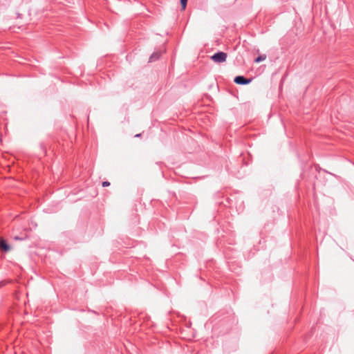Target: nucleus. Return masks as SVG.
Wrapping results in <instances>:
<instances>
[{"label":"nucleus","mask_w":354,"mask_h":354,"mask_svg":"<svg viewBox=\"0 0 354 354\" xmlns=\"http://www.w3.org/2000/svg\"><path fill=\"white\" fill-rule=\"evenodd\" d=\"M0 249L4 252H7L10 250L8 244L2 239H0Z\"/></svg>","instance_id":"20e7f679"},{"label":"nucleus","mask_w":354,"mask_h":354,"mask_svg":"<svg viewBox=\"0 0 354 354\" xmlns=\"http://www.w3.org/2000/svg\"><path fill=\"white\" fill-rule=\"evenodd\" d=\"M266 59V55L265 54L261 55L258 56L257 58H255L254 62L259 63L262 61H264Z\"/></svg>","instance_id":"39448f33"},{"label":"nucleus","mask_w":354,"mask_h":354,"mask_svg":"<svg viewBox=\"0 0 354 354\" xmlns=\"http://www.w3.org/2000/svg\"><path fill=\"white\" fill-rule=\"evenodd\" d=\"M187 0H180V4L182 6V10H185L187 6Z\"/></svg>","instance_id":"423d86ee"},{"label":"nucleus","mask_w":354,"mask_h":354,"mask_svg":"<svg viewBox=\"0 0 354 354\" xmlns=\"http://www.w3.org/2000/svg\"><path fill=\"white\" fill-rule=\"evenodd\" d=\"M140 136H141V134H140V133H138V134H136V137H138H138H140Z\"/></svg>","instance_id":"6e6552de"},{"label":"nucleus","mask_w":354,"mask_h":354,"mask_svg":"<svg viewBox=\"0 0 354 354\" xmlns=\"http://www.w3.org/2000/svg\"><path fill=\"white\" fill-rule=\"evenodd\" d=\"M160 55H161V52H160V51L153 53L149 57V62H153L158 60L160 58Z\"/></svg>","instance_id":"7ed1b4c3"},{"label":"nucleus","mask_w":354,"mask_h":354,"mask_svg":"<svg viewBox=\"0 0 354 354\" xmlns=\"http://www.w3.org/2000/svg\"><path fill=\"white\" fill-rule=\"evenodd\" d=\"M212 60L217 63L224 62L227 59V54L224 52H217L211 57Z\"/></svg>","instance_id":"f257e3e1"},{"label":"nucleus","mask_w":354,"mask_h":354,"mask_svg":"<svg viewBox=\"0 0 354 354\" xmlns=\"http://www.w3.org/2000/svg\"><path fill=\"white\" fill-rule=\"evenodd\" d=\"M234 82L239 85H245L250 84L252 82V79L246 78L242 75H239L235 77Z\"/></svg>","instance_id":"f03ea898"},{"label":"nucleus","mask_w":354,"mask_h":354,"mask_svg":"<svg viewBox=\"0 0 354 354\" xmlns=\"http://www.w3.org/2000/svg\"><path fill=\"white\" fill-rule=\"evenodd\" d=\"M110 185V183L109 181H104L102 183V186L103 187H108Z\"/></svg>","instance_id":"0eeeda50"}]
</instances>
